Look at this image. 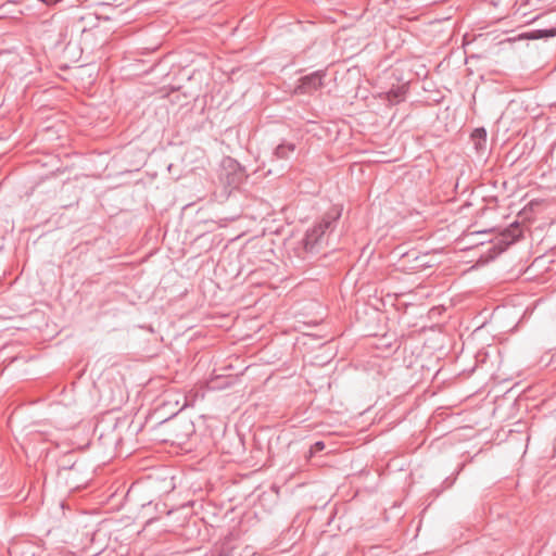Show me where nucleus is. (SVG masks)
Listing matches in <instances>:
<instances>
[{"instance_id": "nucleus-5", "label": "nucleus", "mask_w": 556, "mask_h": 556, "mask_svg": "<svg viewBox=\"0 0 556 556\" xmlns=\"http://www.w3.org/2000/svg\"><path fill=\"white\" fill-rule=\"evenodd\" d=\"M471 137L473 140H476V139L485 140L486 132L483 128H477L472 131Z\"/></svg>"}, {"instance_id": "nucleus-1", "label": "nucleus", "mask_w": 556, "mask_h": 556, "mask_svg": "<svg viewBox=\"0 0 556 556\" xmlns=\"http://www.w3.org/2000/svg\"><path fill=\"white\" fill-rule=\"evenodd\" d=\"M472 226H470L468 231L463 236L454 240V253L472 251L484 243V241L480 239V236L486 231L477 229L470 230Z\"/></svg>"}, {"instance_id": "nucleus-3", "label": "nucleus", "mask_w": 556, "mask_h": 556, "mask_svg": "<svg viewBox=\"0 0 556 556\" xmlns=\"http://www.w3.org/2000/svg\"><path fill=\"white\" fill-rule=\"evenodd\" d=\"M323 85V77L320 74L315 73L313 75L306 76L302 79V84L299 87L301 92H307L312 90H316L320 88Z\"/></svg>"}, {"instance_id": "nucleus-8", "label": "nucleus", "mask_w": 556, "mask_h": 556, "mask_svg": "<svg viewBox=\"0 0 556 556\" xmlns=\"http://www.w3.org/2000/svg\"><path fill=\"white\" fill-rule=\"evenodd\" d=\"M465 371H466V369H465L464 367H460V368L458 369V375H462V374H464Z\"/></svg>"}, {"instance_id": "nucleus-7", "label": "nucleus", "mask_w": 556, "mask_h": 556, "mask_svg": "<svg viewBox=\"0 0 556 556\" xmlns=\"http://www.w3.org/2000/svg\"><path fill=\"white\" fill-rule=\"evenodd\" d=\"M315 447H316L317 450L321 451V450L324 448V443H323V442H317V443L315 444Z\"/></svg>"}, {"instance_id": "nucleus-9", "label": "nucleus", "mask_w": 556, "mask_h": 556, "mask_svg": "<svg viewBox=\"0 0 556 556\" xmlns=\"http://www.w3.org/2000/svg\"><path fill=\"white\" fill-rule=\"evenodd\" d=\"M462 358V356H457L455 359H454V364H457L459 362V359Z\"/></svg>"}, {"instance_id": "nucleus-2", "label": "nucleus", "mask_w": 556, "mask_h": 556, "mask_svg": "<svg viewBox=\"0 0 556 556\" xmlns=\"http://www.w3.org/2000/svg\"><path fill=\"white\" fill-rule=\"evenodd\" d=\"M500 236V243L508 247L521 238L522 229L518 223H514L508 228H505Z\"/></svg>"}, {"instance_id": "nucleus-4", "label": "nucleus", "mask_w": 556, "mask_h": 556, "mask_svg": "<svg viewBox=\"0 0 556 556\" xmlns=\"http://www.w3.org/2000/svg\"><path fill=\"white\" fill-rule=\"evenodd\" d=\"M556 36V27L549 29H535L523 35L527 39H542Z\"/></svg>"}, {"instance_id": "nucleus-6", "label": "nucleus", "mask_w": 556, "mask_h": 556, "mask_svg": "<svg viewBox=\"0 0 556 556\" xmlns=\"http://www.w3.org/2000/svg\"><path fill=\"white\" fill-rule=\"evenodd\" d=\"M469 208H471V204L466 203L465 205H463V206L459 208L458 214H460L464 210H469Z\"/></svg>"}]
</instances>
